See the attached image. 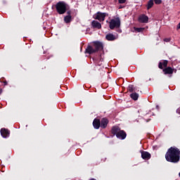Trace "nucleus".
<instances>
[{
    "instance_id": "obj_19",
    "label": "nucleus",
    "mask_w": 180,
    "mask_h": 180,
    "mask_svg": "<svg viewBox=\"0 0 180 180\" xmlns=\"http://www.w3.org/2000/svg\"><path fill=\"white\" fill-rule=\"evenodd\" d=\"M130 97L134 101H137V99H139V94H137V93H132V94H130Z\"/></svg>"
},
{
    "instance_id": "obj_34",
    "label": "nucleus",
    "mask_w": 180,
    "mask_h": 180,
    "mask_svg": "<svg viewBox=\"0 0 180 180\" xmlns=\"http://www.w3.org/2000/svg\"><path fill=\"white\" fill-rule=\"evenodd\" d=\"M179 176H180V172H179Z\"/></svg>"
},
{
    "instance_id": "obj_12",
    "label": "nucleus",
    "mask_w": 180,
    "mask_h": 180,
    "mask_svg": "<svg viewBox=\"0 0 180 180\" xmlns=\"http://www.w3.org/2000/svg\"><path fill=\"white\" fill-rule=\"evenodd\" d=\"M0 131L2 137H4V139H6V137H9V131L8 129L2 128Z\"/></svg>"
},
{
    "instance_id": "obj_22",
    "label": "nucleus",
    "mask_w": 180,
    "mask_h": 180,
    "mask_svg": "<svg viewBox=\"0 0 180 180\" xmlns=\"http://www.w3.org/2000/svg\"><path fill=\"white\" fill-rule=\"evenodd\" d=\"M136 32H138L139 33H140V32H143V30H144V28H141V27H139V28H134Z\"/></svg>"
},
{
    "instance_id": "obj_31",
    "label": "nucleus",
    "mask_w": 180,
    "mask_h": 180,
    "mask_svg": "<svg viewBox=\"0 0 180 180\" xmlns=\"http://www.w3.org/2000/svg\"><path fill=\"white\" fill-rule=\"evenodd\" d=\"M122 8H123V7H122V6H120L119 7V9H122Z\"/></svg>"
},
{
    "instance_id": "obj_10",
    "label": "nucleus",
    "mask_w": 180,
    "mask_h": 180,
    "mask_svg": "<svg viewBox=\"0 0 180 180\" xmlns=\"http://www.w3.org/2000/svg\"><path fill=\"white\" fill-rule=\"evenodd\" d=\"M91 26L94 28V29H101L102 28V25L101 24V22L96 21V20H93L91 22Z\"/></svg>"
},
{
    "instance_id": "obj_27",
    "label": "nucleus",
    "mask_w": 180,
    "mask_h": 180,
    "mask_svg": "<svg viewBox=\"0 0 180 180\" xmlns=\"http://www.w3.org/2000/svg\"><path fill=\"white\" fill-rule=\"evenodd\" d=\"M176 113H180V108H178V109L176 110Z\"/></svg>"
},
{
    "instance_id": "obj_29",
    "label": "nucleus",
    "mask_w": 180,
    "mask_h": 180,
    "mask_svg": "<svg viewBox=\"0 0 180 180\" xmlns=\"http://www.w3.org/2000/svg\"><path fill=\"white\" fill-rule=\"evenodd\" d=\"M101 62H99L98 63V65H101Z\"/></svg>"
},
{
    "instance_id": "obj_7",
    "label": "nucleus",
    "mask_w": 180,
    "mask_h": 180,
    "mask_svg": "<svg viewBox=\"0 0 180 180\" xmlns=\"http://www.w3.org/2000/svg\"><path fill=\"white\" fill-rule=\"evenodd\" d=\"M105 39L108 41H113L114 40L117 39V36L110 33L105 36Z\"/></svg>"
},
{
    "instance_id": "obj_4",
    "label": "nucleus",
    "mask_w": 180,
    "mask_h": 180,
    "mask_svg": "<svg viewBox=\"0 0 180 180\" xmlns=\"http://www.w3.org/2000/svg\"><path fill=\"white\" fill-rule=\"evenodd\" d=\"M107 15L108 13H106L98 12L94 15V19L99 20V22H103V20H105V18H106Z\"/></svg>"
},
{
    "instance_id": "obj_20",
    "label": "nucleus",
    "mask_w": 180,
    "mask_h": 180,
    "mask_svg": "<svg viewBox=\"0 0 180 180\" xmlns=\"http://www.w3.org/2000/svg\"><path fill=\"white\" fill-rule=\"evenodd\" d=\"M154 6V1L153 0H150L148 2V5H147V9H151V7Z\"/></svg>"
},
{
    "instance_id": "obj_8",
    "label": "nucleus",
    "mask_w": 180,
    "mask_h": 180,
    "mask_svg": "<svg viewBox=\"0 0 180 180\" xmlns=\"http://www.w3.org/2000/svg\"><path fill=\"white\" fill-rule=\"evenodd\" d=\"M108 123H109V120H108L106 118H103L100 122V126L101 129H106L108 127Z\"/></svg>"
},
{
    "instance_id": "obj_26",
    "label": "nucleus",
    "mask_w": 180,
    "mask_h": 180,
    "mask_svg": "<svg viewBox=\"0 0 180 180\" xmlns=\"http://www.w3.org/2000/svg\"><path fill=\"white\" fill-rule=\"evenodd\" d=\"M169 38H166V39H165V41H167V42H168V41H169Z\"/></svg>"
},
{
    "instance_id": "obj_15",
    "label": "nucleus",
    "mask_w": 180,
    "mask_h": 180,
    "mask_svg": "<svg viewBox=\"0 0 180 180\" xmlns=\"http://www.w3.org/2000/svg\"><path fill=\"white\" fill-rule=\"evenodd\" d=\"M68 15L65 16L64 21L65 23H70L71 22L72 17L70 15V11L68 12Z\"/></svg>"
},
{
    "instance_id": "obj_11",
    "label": "nucleus",
    "mask_w": 180,
    "mask_h": 180,
    "mask_svg": "<svg viewBox=\"0 0 180 180\" xmlns=\"http://www.w3.org/2000/svg\"><path fill=\"white\" fill-rule=\"evenodd\" d=\"M126 132H124L123 130H121L119 133H117L116 137L117 139H120L121 140H124V139H126Z\"/></svg>"
},
{
    "instance_id": "obj_16",
    "label": "nucleus",
    "mask_w": 180,
    "mask_h": 180,
    "mask_svg": "<svg viewBox=\"0 0 180 180\" xmlns=\"http://www.w3.org/2000/svg\"><path fill=\"white\" fill-rule=\"evenodd\" d=\"M163 72L165 75L167 74H174V69L171 67L166 68L163 69Z\"/></svg>"
},
{
    "instance_id": "obj_13",
    "label": "nucleus",
    "mask_w": 180,
    "mask_h": 180,
    "mask_svg": "<svg viewBox=\"0 0 180 180\" xmlns=\"http://www.w3.org/2000/svg\"><path fill=\"white\" fill-rule=\"evenodd\" d=\"M141 157L143 160H150L151 158V154L148 153V152L142 151Z\"/></svg>"
},
{
    "instance_id": "obj_25",
    "label": "nucleus",
    "mask_w": 180,
    "mask_h": 180,
    "mask_svg": "<svg viewBox=\"0 0 180 180\" xmlns=\"http://www.w3.org/2000/svg\"><path fill=\"white\" fill-rule=\"evenodd\" d=\"M176 29H177V30H179V29H180V22L177 25Z\"/></svg>"
},
{
    "instance_id": "obj_24",
    "label": "nucleus",
    "mask_w": 180,
    "mask_h": 180,
    "mask_svg": "<svg viewBox=\"0 0 180 180\" xmlns=\"http://www.w3.org/2000/svg\"><path fill=\"white\" fill-rule=\"evenodd\" d=\"M127 0H118L119 4H126Z\"/></svg>"
},
{
    "instance_id": "obj_17",
    "label": "nucleus",
    "mask_w": 180,
    "mask_h": 180,
    "mask_svg": "<svg viewBox=\"0 0 180 180\" xmlns=\"http://www.w3.org/2000/svg\"><path fill=\"white\" fill-rule=\"evenodd\" d=\"M167 65H168V60H163L159 63V68H160V70H162L164 68H165Z\"/></svg>"
},
{
    "instance_id": "obj_32",
    "label": "nucleus",
    "mask_w": 180,
    "mask_h": 180,
    "mask_svg": "<svg viewBox=\"0 0 180 180\" xmlns=\"http://www.w3.org/2000/svg\"><path fill=\"white\" fill-rule=\"evenodd\" d=\"M89 180H96V179H89Z\"/></svg>"
},
{
    "instance_id": "obj_23",
    "label": "nucleus",
    "mask_w": 180,
    "mask_h": 180,
    "mask_svg": "<svg viewBox=\"0 0 180 180\" xmlns=\"http://www.w3.org/2000/svg\"><path fill=\"white\" fill-rule=\"evenodd\" d=\"M156 5H160L162 2V0H154Z\"/></svg>"
},
{
    "instance_id": "obj_2",
    "label": "nucleus",
    "mask_w": 180,
    "mask_h": 180,
    "mask_svg": "<svg viewBox=\"0 0 180 180\" xmlns=\"http://www.w3.org/2000/svg\"><path fill=\"white\" fill-rule=\"evenodd\" d=\"M56 9L59 15H64L68 9V4L65 1H58L56 5Z\"/></svg>"
},
{
    "instance_id": "obj_5",
    "label": "nucleus",
    "mask_w": 180,
    "mask_h": 180,
    "mask_svg": "<svg viewBox=\"0 0 180 180\" xmlns=\"http://www.w3.org/2000/svg\"><path fill=\"white\" fill-rule=\"evenodd\" d=\"M139 22L140 23H148V16L144 14L139 15Z\"/></svg>"
},
{
    "instance_id": "obj_14",
    "label": "nucleus",
    "mask_w": 180,
    "mask_h": 180,
    "mask_svg": "<svg viewBox=\"0 0 180 180\" xmlns=\"http://www.w3.org/2000/svg\"><path fill=\"white\" fill-rule=\"evenodd\" d=\"M93 126L94 129H99V127H101V120L99 119H94L93 121Z\"/></svg>"
},
{
    "instance_id": "obj_30",
    "label": "nucleus",
    "mask_w": 180,
    "mask_h": 180,
    "mask_svg": "<svg viewBox=\"0 0 180 180\" xmlns=\"http://www.w3.org/2000/svg\"><path fill=\"white\" fill-rule=\"evenodd\" d=\"M2 94V89H0V95Z\"/></svg>"
},
{
    "instance_id": "obj_9",
    "label": "nucleus",
    "mask_w": 180,
    "mask_h": 180,
    "mask_svg": "<svg viewBox=\"0 0 180 180\" xmlns=\"http://www.w3.org/2000/svg\"><path fill=\"white\" fill-rule=\"evenodd\" d=\"M87 54H94V53H96V50L94 46H88L85 51Z\"/></svg>"
},
{
    "instance_id": "obj_18",
    "label": "nucleus",
    "mask_w": 180,
    "mask_h": 180,
    "mask_svg": "<svg viewBox=\"0 0 180 180\" xmlns=\"http://www.w3.org/2000/svg\"><path fill=\"white\" fill-rule=\"evenodd\" d=\"M120 128L119 127H113L111 130L112 134H117L120 131Z\"/></svg>"
},
{
    "instance_id": "obj_21",
    "label": "nucleus",
    "mask_w": 180,
    "mask_h": 180,
    "mask_svg": "<svg viewBox=\"0 0 180 180\" xmlns=\"http://www.w3.org/2000/svg\"><path fill=\"white\" fill-rule=\"evenodd\" d=\"M128 91L129 92H133V91H134V86L130 84L129 86H128Z\"/></svg>"
},
{
    "instance_id": "obj_1",
    "label": "nucleus",
    "mask_w": 180,
    "mask_h": 180,
    "mask_svg": "<svg viewBox=\"0 0 180 180\" xmlns=\"http://www.w3.org/2000/svg\"><path fill=\"white\" fill-rule=\"evenodd\" d=\"M165 158L168 162H173L174 164L179 162L180 150L178 149V148L171 147L166 153Z\"/></svg>"
},
{
    "instance_id": "obj_3",
    "label": "nucleus",
    "mask_w": 180,
    "mask_h": 180,
    "mask_svg": "<svg viewBox=\"0 0 180 180\" xmlns=\"http://www.w3.org/2000/svg\"><path fill=\"white\" fill-rule=\"evenodd\" d=\"M109 23V27L111 30H113L115 27H120V18H116L114 19H111Z\"/></svg>"
},
{
    "instance_id": "obj_28",
    "label": "nucleus",
    "mask_w": 180,
    "mask_h": 180,
    "mask_svg": "<svg viewBox=\"0 0 180 180\" xmlns=\"http://www.w3.org/2000/svg\"><path fill=\"white\" fill-rule=\"evenodd\" d=\"M4 85H8V82H4Z\"/></svg>"
},
{
    "instance_id": "obj_33",
    "label": "nucleus",
    "mask_w": 180,
    "mask_h": 180,
    "mask_svg": "<svg viewBox=\"0 0 180 180\" xmlns=\"http://www.w3.org/2000/svg\"><path fill=\"white\" fill-rule=\"evenodd\" d=\"M101 61H103V59H102V58H101Z\"/></svg>"
},
{
    "instance_id": "obj_6",
    "label": "nucleus",
    "mask_w": 180,
    "mask_h": 180,
    "mask_svg": "<svg viewBox=\"0 0 180 180\" xmlns=\"http://www.w3.org/2000/svg\"><path fill=\"white\" fill-rule=\"evenodd\" d=\"M94 49L96 51H99L100 50H103V44L101 42L96 41L94 45Z\"/></svg>"
}]
</instances>
